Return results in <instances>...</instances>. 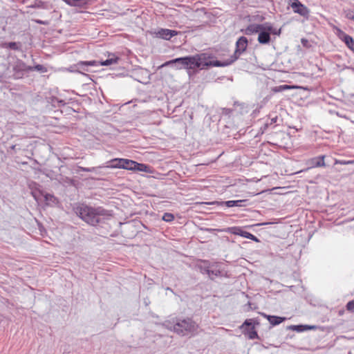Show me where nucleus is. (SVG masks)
Returning a JSON list of instances; mask_svg holds the SVG:
<instances>
[{
    "instance_id": "2eb2a0df",
    "label": "nucleus",
    "mask_w": 354,
    "mask_h": 354,
    "mask_svg": "<svg viewBox=\"0 0 354 354\" xmlns=\"http://www.w3.org/2000/svg\"><path fill=\"white\" fill-rule=\"evenodd\" d=\"M198 64L196 58V55L194 56H188L187 57V64L186 68L194 69L198 68Z\"/></svg>"
},
{
    "instance_id": "0eeeda50",
    "label": "nucleus",
    "mask_w": 354,
    "mask_h": 354,
    "mask_svg": "<svg viewBox=\"0 0 354 354\" xmlns=\"http://www.w3.org/2000/svg\"><path fill=\"white\" fill-rule=\"evenodd\" d=\"M338 37L344 41L351 50L354 51V39L338 28H335Z\"/></svg>"
},
{
    "instance_id": "a211bd4d",
    "label": "nucleus",
    "mask_w": 354,
    "mask_h": 354,
    "mask_svg": "<svg viewBox=\"0 0 354 354\" xmlns=\"http://www.w3.org/2000/svg\"><path fill=\"white\" fill-rule=\"evenodd\" d=\"M66 3L71 6L82 7L85 4L84 0H63Z\"/></svg>"
},
{
    "instance_id": "9d476101",
    "label": "nucleus",
    "mask_w": 354,
    "mask_h": 354,
    "mask_svg": "<svg viewBox=\"0 0 354 354\" xmlns=\"http://www.w3.org/2000/svg\"><path fill=\"white\" fill-rule=\"evenodd\" d=\"M248 46V39L245 37H241L236 43L235 54L243 53Z\"/></svg>"
},
{
    "instance_id": "c85d7f7f",
    "label": "nucleus",
    "mask_w": 354,
    "mask_h": 354,
    "mask_svg": "<svg viewBox=\"0 0 354 354\" xmlns=\"http://www.w3.org/2000/svg\"><path fill=\"white\" fill-rule=\"evenodd\" d=\"M96 64H97L96 61L81 62L79 63L80 65H87V66H94V65H96Z\"/></svg>"
},
{
    "instance_id": "a878e982",
    "label": "nucleus",
    "mask_w": 354,
    "mask_h": 354,
    "mask_svg": "<svg viewBox=\"0 0 354 354\" xmlns=\"http://www.w3.org/2000/svg\"><path fill=\"white\" fill-rule=\"evenodd\" d=\"M3 46L4 47L10 48L13 49V50H18L19 49L18 44L16 43V42L6 43V44H3Z\"/></svg>"
},
{
    "instance_id": "4be33fe9",
    "label": "nucleus",
    "mask_w": 354,
    "mask_h": 354,
    "mask_svg": "<svg viewBox=\"0 0 354 354\" xmlns=\"http://www.w3.org/2000/svg\"><path fill=\"white\" fill-rule=\"evenodd\" d=\"M241 236L253 240L257 242L259 241V239L255 236H254L253 234H250V232H248L245 231H244V232H243V234H241Z\"/></svg>"
},
{
    "instance_id": "412c9836",
    "label": "nucleus",
    "mask_w": 354,
    "mask_h": 354,
    "mask_svg": "<svg viewBox=\"0 0 354 354\" xmlns=\"http://www.w3.org/2000/svg\"><path fill=\"white\" fill-rule=\"evenodd\" d=\"M227 231L230 233L241 235V234H243V232H244V231H243L240 227H236L228 228Z\"/></svg>"
},
{
    "instance_id": "b1692460",
    "label": "nucleus",
    "mask_w": 354,
    "mask_h": 354,
    "mask_svg": "<svg viewBox=\"0 0 354 354\" xmlns=\"http://www.w3.org/2000/svg\"><path fill=\"white\" fill-rule=\"evenodd\" d=\"M134 170H138L141 171H147L148 167L144 164L136 162Z\"/></svg>"
},
{
    "instance_id": "f257e3e1",
    "label": "nucleus",
    "mask_w": 354,
    "mask_h": 354,
    "mask_svg": "<svg viewBox=\"0 0 354 354\" xmlns=\"http://www.w3.org/2000/svg\"><path fill=\"white\" fill-rule=\"evenodd\" d=\"M75 212L83 221L93 226L112 216V213L109 210L101 207L94 208L84 205L77 207Z\"/></svg>"
},
{
    "instance_id": "f704fd0d",
    "label": "nucleus",
    "mask_w": 354,
    "mask_h": 354,
    "mask_svg": "<svg viewBox=\"0 0 354 354\" xmlns=\"http://www.w3.org/2000/svg\"><path fill=\"white\" fill-rule=\"evenodd\" d=\"M38 24H46L44 22H43L42 21H37Z\"/></svg>"
},
{
    "instance_id": "2f4dec72",
    "label": "nucleus",
    "mask_w": 354,
    "mask_h": 354,
    "mask_svg": "<svg viewBox=\"0 0 354 354\" xmlns=\"http://www.w3.org/2000/svg\"><path fill=\"white\" fill-rule=\"evenodd\" d=\"M35 69L39 71L46 72V69L42 65H37Z\"/></svg>"
},
{
    "instance_id": "20e7f679",
    "label": "nucleus",
    "mask_w": 354,
    "mask_h": 354,
    "mask_svg": "<svg viewBox=\"0 0 354 354\" xmlns=\"http://www.w3.org/2000/svg\"><path fill=\"white\" fill-rule=\"evenodd\" d=\"M255 322L253 319H246L241 326L244 334L247 335L250 339H257L259 336L254 328Z\"/></svg>"
},
{
    "instance_id": "c756f323",
    "label": "nucleus",
    "mask_w": 354,
    "mask_h": 354,
    "mask_svg": "<svg viewBox=\"0 0 354 354\" xmlns=\"http://www.w3.org/2000/svg\"><path fill=\"white\" fill-rule=\"evenodd\" d=\"M348 310L354 311V300L349 301L346 305Z\"/></svg>"
},
{
    "instance_id": "6e6552de",
    "label": "nucleus",
    "mask_w": 354,
    "mask_h": 354,
    "mask_svg": "<svg viewBox=\"0 0 354 354\" xmlns=\"http://www.w3.org/2000/svg\"><path fill=\"white\" fill-rule=\"evenodd\" d=\"M201 272L206 274L211 279H214L221 275V271L217 267H200Z\"/></svg>"
},
{
    "instance_id": "dca6fc26",
    "label": "nucleus",
    "mask_w": 354,
    "mask_h": 354,
    "mask_svg": "<svg viewBox=\"0 0 354 354\" xmlns=\"http://www.w3.org/2000/svg\"><path fill=\"white\" fill-rule=\"evenodd\" d=\"M266 317L269 322L273 326L279 324L285 319L284 317L277 316L267 315Z\"/></svg>"
},
{
    "instance_id": "ddd939ff",
    "label": "nucleus",
    "mask_w": 354,
    "mask_h": 354,
    "mask_svg": "<svg viewBox=\"0 0 354 354\" xmlns=\"http://www.w3.org/2000/svg\"><path fill=\"white\" fill-rule=\"evenodd\" d=\"M174 63H179V64H182L185 68H186L187 64V57H179V58H176V59L166 62L165 64H162L160 66V68H162V67H164L166 66H169V65L174 64Z\"/></svg>"
},
{
    "instance_id": "7ed1b4c3",
    "label": "nucleus",
    "mask_w": 354,
    "mask_h": 354,
    "mask_svg": "<svg viewBox=\"0 0 354 354\" xmlns=\"http://www.w3.org/2000/svg\"><path fill=\"white\" fill-rule=\"evenodd\" d=\"M196 58L198 64V68H204L205 66H227L232 64L236 59L237 57L232 56L230 59L225 61H209V57L207 54L203 53L200 55H196Z\"/></svg>"
},
{
    "instance_id": "9b49d317",
    "label": "nucleus",
    "mask_w": 354,
    "mask_h": 354,
    "mask_svg": "<svg viewBox=\"0 0 354 354\" xmlns=\"http://www.w3.org/2000/svg\"><path fill=\"white\" fill-rule=\"evenodd\" d=\"M264 30V24H250L249 25L245 30V33L246 35H252L254 33H257L260 32V30Z\"/></svg>"
},
{
    "instance_id": "f8f14e48",
    "label": "nucleus",
    "mask_w": 354,
    "mask_h": 354,
    "mask_svg": "<svg viewBox=\"0 0 354 354\" xmlns=\"http://www.w3.org/2000/svg\"><path fill=\"white\" fill-rule=\"evenodd\" d=\"M259 43L261 44H267L270 41V35L267 30H260L257 39Z\"/></svg>"
},
{
    "instance_id": "5701e85b",
    "label": "nucleus",
    "mask_w": 354,
    "mask_h": 354,
    "mask_svg": "<svg viewBox=\"0 0 354 354\" xmlns=\"http://www.w3.org/2000/svg\"><path fill=\"white\" fill-rule=\"evenodd\" d=\"M345 16L347 19L354 21V10H346L344 11Z\"/></svg>"
},
{
    "instance_id": "bb28decb",
    "label": "nucleus",
    "mask_w": 354,
    "mask_h": 354,
    "mask_svg": "<svg viewBox=\"0 0 354 354\" xmlns=\"http://www.w3.org/2000/svg\"><path fill=\"white\" fill-rule=\"evenodd\" d=\"M174 219V216L172 214L165 213L162 216V220L167 222L172 221Z\"/></svg>"
},
{
    "instance_id": "e433bc0d",
    "label": "nucleus",
    "mask_w": 354,
    "mask_h": 354,
    "mask_svg": "<svg viewBox=\"0 0 354 354\" xmlns=\"http://www.w3.org/2000/svg\"><path fill=\"white\" fill-rule=\"evenodd\" d=\"M167 290H168V291H170V292H173V290H172L171 288H167Z\"/></svg>"
},
{
    "instance_id": "f3484780",
    "label": "nucleus",
    "mask_w": 354,
    "mask_h": 354,
    "mask_svg": "<svg viewBox=\"0 0 354 354\" xmlns=\"http://www.w3.org/2000/svg\"><path fill=\"white\" fill-rule=\"evenodd\" d=\"M118 57L114 55H111V57H109V59H106L104 62H101L100 65L101 66H109V65L118 63Z\"/></svg>"
},
{
    "instance_id": "c9c22d12",
    "label": "nucleus",
    "mask_w": 354,
    "mask_h": 354,
    "mask_svg": "<svg viewBox=\"0 0 354 354\" xmlns=\"http://www.w3.org/2000/svg\"><path fill=\"white\" fill-rule=\"evenodd\" d=\"M268 224H269V223H264L257 224V225H268Z\"/></svg>"
},
{
    "instance_id": "4468645a",
    "label": "nucleus",
    "mask_w": 354,
    "mask_h": 354,
    "mask_svg": "<svg viewBox=\"0 0 354 354\" xmlns=\"http://www.w3.org/2000/svg\"><path fill=\"white\" fill-rule=\"evenodd\" d=\"M325 156H320L310 159L308 162L311 165V167H325L324 162Z\"/></svg>"
},
{
    "instance_id": "1a4fd4ad",
    "label": "nucleus",
    "mask_w": 354,
    "mask_h": 354,
    "mask_svg": "<svg viewBox=\"0 0 354 354\" xmlns=\"http://www.w3.org/2000/svg\"><path fill=\"white\" fill-rule=\"evenodd\" d=\"M155 34L156 35L157 37L168 40L173 36L176 35L178 32L176 30L162 28L158 32H155Z\"/></svg>"
},
{
    "instance_id": "72a5a7b5",
    "label": "nucleus",
    "mask_w": 354,
    "mask_h": 354,
    "mask_svg": "<svg viewBox=\"0 0 354 354\" xmlns=\"http://www.w3.org/2000/svg\"><path fill=\"white\" fill-rule=\"evenodd\" d=\"M45 198H46V201H48V200H51L53 198V196L51 195H46Z\"/></svg>"
},
{
    "instance_id": "423d86ee",
    "label": "nucleus",
    "mask_w": 354,
    "mask_h": 354,
    "mask_svg": "<svg viewBox=\"0 0 354 354\" xmlns=\"http://www.w3.org/2000/svg\"><path fill=\"white\" fill-rule=\"evenodd\" d=\"M113 161L118 162V164L114 166L115 167L129 170H134V168H136L135 166L136 165V162L128 159H115Z\"/></svg>"
},
{
    "instance_id": "cd10ccee",
    "label": "nucleus",
    "mask_w": 354,
    "mask_h": 354,
    "mask_svg": "<svg viewBox=\"0 0 354 354\" xmlns=\"http://www.w3.org/2000/svg\"><path fill=\"white\" fill-rule=\"evenodd\" d=\"M335 165H352V164H354V160H335Z\"/></svg>"
},
{
    "instance_id": "7c9ffc66",
    "label": "nucleus",
    "mask_w": 354,
    "mask_h": 354,
    "mask_svg": "<svg viewBox=\"0 0 354 354\" xmlns=\"http://www.w3.org/2000/svg\"><path fill=\"white\" fill-rule=\"evenodd\" d=\"M80 169L82 171H95L96 168H95V167L86 168V167H80Z\"/></svg>"
},
{
    "instance_id": "f03ea898",
    "label": "nucleus",
    "mask_w": 354,
    "mask_h": 354,
    "mask_svg": "<svg viewBox=\"0 0 354 354\" xmlns=\"http://www.w3.org/2000/svg\"><path fill=\"white\" fill-rule=\"evenodd\" d=\"M198 325L190 318L178 319L174 325V331L180 336L194 335L197 333Z\"/></svg>"
},
{
    "instance_id": "393cba45",
    "label": "nucleus",
    "mask_w": 354,
    "mask_h": 354,
    "mask_svg": "<svg viewBox=\"0 0 354 354\" xmlns=\"http://www.w3.org/2000/svg\"><path fill=\"white\" fill-rule=\"evenodd\" d=\"M292 88H294V86H288V85H281V86L275 87L274 88V91H275V92H281V91H285V90H287V89H290Z\"/></svg>"
},
{
    "instance_id": "aec40b11",
    "label": "nucleus",
    "mask_w": 354,
    "mask_h": 354,
    "mask_svg": "<svg viewBox=\"0 0 354 354\" xmlns=\"http://www.w3.org/2000/svg\"><path fill=\"white\" fill-rule=\"evenodd\" d=\"M245 202V201L239 200V201H228L225 202V205L228 207H232L234 206H241L242 203Z\"/></svg>"
},
{
    "instance_id": "6ab92c4d",
    "label": "nucleus",
    "mask_w": 354,
    "mask_h": 354,
    "mask_svg": "<svg viewBox=\"0 0 354 354\" xmlns=\"http://www.w3.org/2000/svg\"><path fill=\"white\" fill-rule=\"evenodd\" d=\"M264 30H267L270 35L272 33L273 35H279L281 34V29H276L272 27L271 24H264Z\"/></svg>"
},
{
    "instance_id": "4c0bfd02",
    "label": "nucleus",
    "mask_w": 354,
    "mask_h": 354,
    "mask_svg": "<svg viewBox=\"0 0 354 354\" xmlns=\"http://www.w3.org/2000/svg\"><path fill=\"white\" fill-rule=\"evenodd\" d=\"M11 148L14 149L15 148V145H12Z\"/></svg>"
},
{
    "instance_id": "473e14b6",
    "label": "nucleus",
    "mask_w": 354,
    "mask_h": 354,
    "mask_svg": "<svg viewBox=\"0 0 354 354\" xmlns=\"http://www.w3.org/2000/svg\"><path fill=\"white\" fill-rule=\"evenodd\" d=\"M300 327H301V326H290V328H291L292 330H299V328Z\"/></svg>"
},
{
    "instance_id": "39448f33",
    "label": "nucleus",
    "mask_w": 354,
    "mask_h": 354,
    "mask_svg": "<svg viewBox=\"0 0 354 354\" xmlns=\"http://www.w3.org/2000/svg\"><path fill=\"white\" fill-rule=\"evenodd\" d=\"M293 1L290 3L291 8L293 11L298 13L301 16L308 18L309 16V9L303 5L299 0H292Z\"/></svg>"
}]
</instances>
